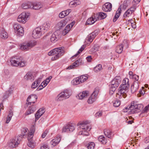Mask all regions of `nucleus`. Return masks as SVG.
Returning a JSON list of instances; mask_svg holds the SVG:
<instances>
[{"label": "nucleus", "mask_w": 149, "mask_h": 149, "mask_svg": "<svg viewBox=\"0 0 149 149\" xmlns=\"http://www.w3.org/2000/svg\"><path fill=\"white\" fill-rule=\"evenodd\" d=\"M29 109L31 111L32 110L33 112L36 111V109L35 106L33 105H31V107H29Z\"/></svg>", "instance_id": "nucleus-53"}, {"label": "nucleus", "mask_w": 149, "mask_h": 149, "mask_svg": "<svg viewBox=\"0 0 149 149\" xmlns=\"http://www.w3.org/2000/svg\"><path fill=\"white\" fill-rule=\"evenodd\" d=\"M33 113V111L32 110L31 111L30 110V109H29L26 111L25 114L26 115H28Z\"/></svg>", "instance_id": "nucleus-56"}, {"label": "nucleus", "mask_w": 149, "mask_h": 149, "mask_svg": "<svg viewBox=\"0 0 149 149\" xmlns=\"http://www.w3.org/2000/svg\"><path fill=\"white\" fill-rule=\"evenodd\" d=\"M0 37L4 39H6L8 37L7 33L5 31L4 29L3 28L0 29Z\"/></svg>", "instance_id": "nucleus-25"}, {"label": "nucleus", "mask_w": 149, "mask_h": 149, "mask_svg": "<svg viewBox=\"0 0 149 149\" xmlns=\"http://www.w3.org/2000/svg\"><path fill=\"white\" fill-rule=\"evenodd\" d=\"M24 79L27 80L32 81L34 80L33 75L30 72H28L26 74L24 77Z\"/></svg>", "instance_id": "nucleus-28"}, {"label": "nucleus", "mask_w": 149, "mask_h": 149, "mask_svg": "<svg viewBox=\"0 0 149 149\" xmlns=\"http://www.w3.org/2000/svg\"><path fill=\"white\" fill-rule=\"evenodd\" d=\"M42 35V29L40 27H37L33 31L32 37L35 39L39 38Z\"/></svg>", "instance_id": "nucleus-11"}, {"label": "nucleus", "mask_w": 149, "mask_h": 149, "mask_svg": "<svg viewBox=\"0 0 149 149\" xmlns=\"http://www.w3.org/2000/svg\"><path fill=\"white\" fill-rule=\"evenodd\" d=\"M41 116L40 114H39V113H38L37 112L35 115L36 120H38Z\"/></svg>", "instance_id": "nucleus-58"}, {"label": "nucleus", "mask_w": 149, "mask_h": 149, "mask_svg": "<svg viewBox=\"0 0 149 149\" xmlns=\"http://www.w3.org/2000/svg\"><path fill=\"white\" fill-rule=\"evenodd\" d=\"M68 20L66 19L61 20L58 23L57 25L59 29H61L65 26Z\"/></svg>", "instance_id": "nucleus-29"}, {"label": "nucleus", "mask_w": 149, "mask_h": 149, "mask_svg": "<svg viewBox=\"0 0 149 149\" xmlns=\"http://www.w3.org/2000/svg\"><path fill=\"white\" fill-rule=\"evenodd\" d=\"M89 92L88 91H83L82 93H80L77 96V97L79 99H82L88 96Z\"/></svg>", "instance_id": "nucleus-20"}, {"label": "nucleus", "mask_w": 149, "mask_h": 149, "mask_svg": "<svg viewBox=\"0 0 149 149\" xmlns=\"http://www.w3.org/2000/svg\"><path fill=\"white\" fill-rule=\"evenodd\" d=\"M29 15L28 13L23 12L18 16L17 20L19 22L25 23L27 20Z\"/></svg>", "instance_id": "nucleus-9"}, {"label": "nucleus", "mask_w": 149, "mask_h": 149, "mask_svg": "<svg viewBox=\"0 0 149 149\" xmlns=\"http://www.w3.org/2000/svg\"><path fill=\"white\" fill-rule=\"evenodd\" d=\"M32 6L31 8L35 10H39L42 7V5L41 3L38 2L33 4L32 3Z\"/></svg>", "instance_id": "nucleus-26"}, {"label": "nucleus", "mask_w": 149, "mask_h": 149, "mask_svg": "<svg viewBox=\"0 0 149 149\" xmlns=\"http://www.w3.org/2000/svg\"><path fill=\"white\" fill-rule=\"evenodd\" d=\"M65 13H64L63 11L61 12L59 15V16L60 18H63L66 15H65Z\"/></svg>", "instance_id": "nucleus-54"}, {"label": "nucleus", "mask_w": 149, "mask_h": 149, "mask_svg": "<svg viewBox=\"0 0 149 149\" xmlns=\"http://www.w3.org/2000/svg\"><path fill=\"white\" fill-rule=\"evenodd\" d=\"M38 113H39L41 116H42L43 114L45 112V111L44 109L43 108L40 109L37 111Z\"/></svg>", "instance_id": "nucleus-50"}, {"label": "nucleus", "mask_w": 149, "mask_h": 149, "mask_svg": "<svg viewBox=\"0 0 149 149\" xmlns=\"http://www.w3.org/2000/svg\"><path fill=\"white\" fill-rule=\"evenodd\" d=\"M120 8H119L118 9V13H117L118 11H116V14L115 15V16L114 17L113 21L114 22H115L117 19L119 17L120 14L121 13V10H120V9L119 10Z\"/></svg>", "instance_id": "nucleus-33"}, {"label": "nucleus", "mask_w": 149, "mask_h": 149, "mask_svg": "<svg viewBox=\"0 0 149 149\" xmlns=\"http://www.w3.org/2000/svg\"><path fill=\"white\" fill-rule=\"evenodd\" d=\"M27 136H28V139L29 141V140H32V138L33 136V134L29 133Z\"/></svg>", "instance_id": "nucleus-51"}, {"label": "nucleus", "mask_w": 149, "mask_h": 149, "mask_svg": "<svg viewBox=\"0 0 149 149\" xmlns=\"http://www.w3.org/2000/svg\"><path fill=\"white\" fill-rule=\"evenodd\" d=\"M63 11L64 12V13H65V15L67 16L69 15V13L71 12V10L69 9Z\"/></svg>", "instance_id": "nucleus-57"}, {"label": "nucleus", "mask_w": 149, "mask_h": 149, "mask_svg": "<svg viewBox=\"0 0 149 149\" xmlns=\"http://www.w3.org/2000/svg\"><path fill=\"white\" fill-rule=\"evenodd\" d=\"M37 97L36 95H32L29 97L27 100L28 102V104L31 105V104H33L37 101Z\"/></svg>", "instance_id": "nucleus-17"}, {"label": "nucleus", "mask_w": 149, "mask_h": 149, "mask_svg": "<svg viewBox=\"0 0 149 149\" xmlns=\"http://www.w3.org/2000/svg\"><path fill=\"white\" fill-rule=\"evenodd\" d=\"M14 31L16 33L17 35L19 36H23L24 34L23 28L19 24L15 23L13 25Z\"/></svg>", "instance_id": "nucleus-7"}, {"label": "nucleus", "mask_w": 149, "mask_h": 149, "mask_svg": "<svg viewBox=\"0 0 149 149\" xmlns=\"http://www.w3.org/2000/svg\"><path fill=\"white\" fill-rule=\"evenodd\" d=\"M28 143V146L31 148H34L36 146V143L33 140H29Z\"/></svg>", "instance_id": "nucleus-38"}, {"label": "nucleus", "mask_w": 149, "mask_h": 149, "mask_svg": "<svg viewBox=\"0 0 149 149\" xmlns=\"http://www.w3.org/2000/svg\"><path fill=\"white\" fill-rule=\"evenodd\" d=\"M86 130H84L79 132V134L83 135L85 136H88L89 135V133Z\"/></svg>", "instance_id": "nucleus-46"}, {"label": "nucleus", "mask_w": 149, "mask_h": 149, "mask_svg": "<svg viewBox=\"0 0 149 149\" xmlns=\"http://www.w3.org/2000/svg\"><path fill=\"white\" fill-rule=\"evenodd\" d=\"M38 86V85H36V83L35 81L32 84L31 88H32L35 89Z\"/></svg>", "instance_id": "nucleus-55"}, {"label": "nucleus", "mask_w": 149, "mask_h": 149, "mask_svg": "<svg viewBox=\"0 0 149 149\" xmlns=\"http://www.w3.org/2000/svg\"><path fill=\"white\" fill-rule=\"evenodd\" d=\"M104 133L105 135L108 138L111 139L112 137V133L109 130L105 129L104 131Z\"/></svg>", "instance_id": "nucleus-32"}, {"label": "nucleus", "mask_w": 149, "mask_h": 149, "mask_svg": "<svg viewBox=\"0 0 149 149\" xmlns=\"http://www.w3.org/2000/svg\"><path fill=\"white\" fill-rule=\"evenodd\" d=\"M102 69V66L101 64H99L97 65L94 68V71L97 72H99Z\"/></svg>", "instance_id": "nucleus-37"}, {"label": "nucleus", "mask_w": 149, "mask_h": 149, "mask_svg": "<svg viewBox=\"0 0 149 149\" xmlns=\"http://www.w3.org/2000/svg\"><path fill=\"white\" fill-rule=\"evenodd\" d=\"M69 5L70 6H77L75 1H71L69 3Z\"/></svg>", "instance_id": "nucleus-62"}, {"label": "nucleus", "mask_w": 149, "mask_h": 149, "mask_svg": "<svg viewBox=\"0 0 149 149\" xmlns=\"http://www.w3.org/2000/svg\"><path fill=\"white\" fill-rule=\"evenodd\" d=\"M121 79L120 77L116 76L111 81L110 84L109 85L110 87V92H114L116 88L120 83Z\"/></svg>", "instance_id": "nucleus-3"}, {"label": "nucleus", "mask_w": 149, "mask_h": 149, "mask_svg": "<svg viewBox=\"0 0 149 149\" xmlns=\"http://www.w3.org/2000/svg\"><path fill=\"white\" fill-rule=\"evenodd\" d=\"M97 20L95 18L90 17L88 19L86 23L88 24L91 25L93 24Z\"/></svg>", "instance_id": "nucleus-31"}, {"label": "nucleus", "mask_w": 149, "mask_h": 149, "mask_svg": "<svg viewBox=\"0 0 149 149\" xmlns=\"http://www.w3.org/2000/svg\"><path fill=\"white\" fill-rule=\"evenodd\" d=\"M95 146V143L93 142H91L87 145L88 149H94Z\"/></svg>", "instance_id": "nucleus-42"}, {"label": "nucleus", "mask_w": 149, "mask_h": 149, "mask_svg": "<svg viewBox=\"0 0 149 149\" xmlns=\"http://www.w3.org/2000/svg\"><path fill=\"white\" fill-rule=\"evenodd\" d=\"M86 47V46L85 45H83L82 46L81 48L79 49V51L77 52V54L74 55L73 56L74 57H76L78 54L80 53V52H82L84 49Z\"/></svg>", "instance_id": "nucleus-45"}, {"label": "nucleus", "mask_w": 149, "mask_h": 149, "mask_svg": "<svg viewBox=\"0 0 149 149\" xmlns=\"http://www.w3.org/2000/svg\"><path fill=\"white\" fill-rule=\"evenodd\" d=\"M36 44V42L30 41L23 43L19 46L21 50L27 51L34 47Z\"/></svg>", "instance_id": "nucleus-5"}, {"label": "nucleus", "mask_w": 149, "mask_h": 149, "mask_svg": "<svg viewBox=\"0 0 149 149\" xmlns=\"http://www.w3.org/2000/svg\"><path fill=\"white\" fill-rule=\"evenodd\" d=\"M102 112L101 111H99L97 112L95 114V117L98 118L102 116Z\"/></svg>", "instance_id": "nucleus-52"}, {"label": "nucleus", "mask_w": 149, "mask_h": 149, "mask_svg": "<svg viewBox=\"0 0 149 149\" xmlns=\"http://www.w3.org/2000/svg\"><path fill=\"white\" fill-rule=\"evenodd\" d=\"M107 15L106 13L100 12L99 13L97 18L98 20H101L102 19H104L106 18Z\"/></svg>", "instance_id": "nucleus-34"}, {"label": "nucleus", "mask_w": 149, "mask_h": 149, "mask_svg": "<svg viewBox=\"0 0 149 149\" xmlns=\"http://www.w3.org/2000/svg\"><path fill=\"white\" fill-rule=\"evenodd\" d=\"M22 7L24 9H27L30 8H31L32 3L31 2L24 3L22 4Z\"/></svg>", "instance_id": "nucleus-27"}, {"label": "nucleus", "mask_w": 149, "mask_h": 149, "mask_svg": "<svg viewBox=\"0 0 149 149\" xmlns=\"http://www.w3.org/2000/svg\"><path fill=\"white\" fill-rule=\"evenodd\" d=\"M56 55L52 57L53 60H56L63 55L65 53L64 48V47H61L56 48L53 49Z\"/></svg>", "instance_id": "nucleus-4"}, {"label": "nucleus", "mask_w": 149, "mask_h": 149, "mask_svg": "<svg viewBox=\"0 0 149 149\" xmlns=\"http://www.w3.org/2000/svg\"><path fill=\"white\" fill-rule=\"evenodd\" d=\"M97 35V31H95L88 36L86 38V40L89 42H91L95 38V36Z\"/></svg>", "instance_id": "nucleus-16"}, {"label": "nucleus", "mask_w": 149, "mask_h": 149, "mask_svg": "<svg viewBox=\"0 0 149 149\" xmlns=\"http://www.w3.org/2000/svg\"><path fill=\"white\" fill-rule=\"evenodd\" d=\"M80 128L84 130H86L89 131L91 130V128L88 125L87 121L84 122L80 124L79 126Z\"/></svg>", "instance_id": "nucleus-18"}, {"label": "nucleus", "mask_w": 149, "mask_h": 149, "mask_svg": "<svg viewBox=\"0 0 149 149\" xmlns=\"http://www.w3.org/2000/svg\"><path fill=\"white\" fill-rule=\"evenodd\" d=\"M98 140L103 144H106L107 141V140L103 135L100 136L98 138Z\"/></svg>", "instance_id": "nucleus-35"}, {"label": "nucleus", "mask_w": 149, "mask_h": 149, "mask_svg": "<svg viewBox=\"0 0 149 149\" xmlns=\"http://www.w3.org/2000/svg\"><path fill=\"white\" fill-rule=\"evenodd\" d=\"M61 137L59 136H57L54 139H52L50 142V144L53 147H54L57 145L61 140Z\"/></svg>", "instance_id": "nucleus-21"}, {"label": "nucleus", "mask_w": 149, "mask_h": 149, "mask_svg": "<svg viewBox=\"0 0 149 149\" xmlns=\"http://www.w3.org/2000/svg\"><path fill=\"white\" fill-rule=\"evenodd\" d=\"M124 45L123 44H121L120 45H118L116 47V52L117 53H118L120 54L121 53L123 50V47L124 46Z\"/></svg>", "instance_id": "nucleus-30"}, {"label": "nucleus", "mask_w": 149, "mask_h": 149, "mask_svg": "<svg viewBox=\"0 0 149 149\" xmlns=\"http://www.w3.org/2000/svg\"><path fill=\"white\" fill-rule=\"evenodd\" d=\"M28 129L27 128H23L22 130L21 134L18 135L19 138H21V139L23 138H26L28 134Z\"/></svg>", "instance_id": "nucleus-19"}, {"label": "nucleus", "mask_w": 149, "mask_h": 149, "mask_svg": "<svg viewBox=\"0 0 149 149\" xmlns=\"http://www.w3.org/2000/svg\"><path fill=\"white\" fill-rule=\"evenodd\" d=\"M127 6L128 5L127 4V1H125L123 2V4L122 5H121L119 8L120 9L121 8H123L124 9H125ZM120 9H119V10Z\"/></svg>", "instance_id": "nucleus-44"}, {"label": "nucleus", "mask_w": 149, "mask_h": 149, "mask_svg": "<svg viewBox=\"0 0 149 149\" xmlns=\"http://www.w3.org/2000/svg\"><path fill=\"white\" fill-rule=\"evenodd\" d=\"M75 129V125L72 123H69L63 127L62 132H73Z\"/></svg>", "instance_id": "nucleus-12"}, {"label": "nucleus", "mask_w": 149, "mask_h": 149, "mask_svg": "<svg viewBox=\"0 0 149 149\" xmlns=\"http://www.w3.org/2000/svg\"><path fill=\"white\" fill-rule=\"evenodd\" d=\"M71 95L69 90L66 89L59 93L57 97L56 100L57 101H61L68 98Z\"/></svg>", "instance_id": "nucleus-6"}, {"label": "nucleus", "mask_w": 149, "mask_h": 149, "mask_svg": "<svg viewBox=\"0 0 149 149\" xmlns=\"http://www.w3.org/2000/svg\"><path fill=\"white\" fill-rule=\"evenodd\" d=\"M129 87L128 84L121 85L119 88V91L116 94L117 97L119 99H121L122 97H126L127 96L126 93L127 92V90Z\"/></svg>", "instance_id": "nucleus-2"}, {"label": "nucleus", "mask_w": 149, "mask_h": 149, "mask_svg": "<svg viewBox=\"0 0 149 149\" xmlns=\"http://www.w3.org/2000/svg\"><path fill=\"white\" fill-rule=\"evenodd\" d=\"M112 4L109 3H105L103 6L102 9L103 10L106 12L110 11L112 9Z\"/></svg>", "instance_id": "nucleus-22"}, {"label": "nucleus", "mask_w": 149, "mask_h": 149, "mask_svg": "<svg viewBox=\"0 0 149 149\" xmlns=\"http://www.w3.org/2000/svg\"><path fill=\"white\" fill-rule=\"evenodd\" d=\"M132 77V79L136 80V81H137L139 79V76L135 74H134Z\"/></svg>", "instance_id": "nucleus-59"}, {"label": "nucleus", "mask_w": 149, "mask_h": 149, "mask_svg": "<svg viewBox=\"0 0 149 149\" xmlns=\"http://www.w3.org/2000/svg\"><path fill=\"white\" fill-rule=\"evenodd\" d=\"M71 29L70 26L68 25L63 31L62 33L63 35V36L66 35L69 32Z\"/></svg>", "instance_id": "nucleus-36"}, {"label": "nucleus", "mask_w": 149, "mask_h": 149, "mask_svg": "<svg viewBox=\"0 0 149 149\" xmlns=\"http://www.w3.org/2000/svg\"><path fill=\"white\" fill-rule=\"evenodd\" d=\"M80 79H79V77L74 79L73 80V84L74 85H76L80 84L81 82L80 81Z\"/></svg>", "instance_id": "nucleus-41"}, {"label": "nucleus", "mask_w": 149, "mask_h": 149, "mask_svg": "<svg viewBox=\"0 0 149 149\" xmlns=\"http://www.w3.org/2000/svg\"><path fill=\"white\" fill-rule=\"evenodd\" d=\"M21 141V139L19 138V137H15L10 140L9 143V146L12 148H14L17 147Z\"/></svg>", "instance_id": "nucleus-10"}, {"label": "nucleus", "mask_w": 149, "mask_h": 149, "mask_svg": "<svg viewBox=\"0 0 149 149\" xmlns=\"http://www.w3.org/2000/svg\"><path fill=\"white\" fill-rule=\"evenodd\" d=\"M129 79L128 78H125L124 79L123 81V84H122L123 85H125V84L128 85L129 87L130 85L129 83Z\"/></svg>", "instance_id": "nucleus-47"}, {"label": "nucleus", "mask_w": 149, "mask_h": 149, "mask_svg": "<svg viewBox=\"0 0 149 149\" xmlns=\"http://www.w3.org/2000/svg\"><path fill=\"white\" fill-rule=\"evenodd\" d=\"M139 85L138 82L136 81H134L133 84L131 87V91L132 93H134L138 89Z\"/></svg>", "instance_id": "nucleus-23"}, {"label": "nucleus", "mask_w": 149, "mask_h": 149, "mask_svg": "<svg viewBox=\"0 0 149 149\" xmlns=\"http://www.w3.org/2000/svg\"><path fill=\"white\" fill-rule=\"evenodd\" d=\"M79 79H80V81L81 83L87 80L88 78V77L84 75L79 77Z\"/></svg>", "instance_id": "nucleus-40"}, {"label": "nucleus", "mask_w": 149, "mask_h": 149, "mask_svg": "<svg viewBox=\"0 0 149 149\" xmlns=\"http://www.w3.org/2000/svg\"><path fill=\"white\" fill-rule=\"evenodd\" d=\"M13 115V111L11 110H10L9 111V114L8 116L12 118Z\"/></svg>", "instance_id": "nucleus-63"}, {"label": "nucleus", "mask_w": 149, "mask_h": 149, "mask_svg": "<svg viewBox=\"0 0 149 149\" xmlns=\"http://www.w3.org/2000/svg\"><path fill=\"white\" fill-rule=\"evenodd\" d=\"M148 110H149V108H148V107L146 106L143 109V111H142V112L146 113L147 112V111H148Z\"/></svg>", "instance_id": "nucleus-64"}, {"label": "nucleus", "mask_w": 149, "mask_h": 149, "mask_svg": "<svg viewBox=\"0 0 149 149\" xmlns=\"http://www.w3.org/2000/svg\"><path fill=\"white\" fill-rule=\"evenodd\" d=\"M36 127L35 125H33L30 130L29 132V133L33 134L35 131Z\"/></svg>", "instance_id": "nucleus-49"}, {"label": "nucleus", "mask_w": 149, "mask_h": 149, "mask_svg": "<svg viewBox=\"0 0 149 149\" xmlns=\"http://www.w3.org/2000/svg\"><path fill=\"white\" fill-rule=\"evenodd\" d=\"M58 39V36L56 32H54L51 35L50 37L51 41L53 42H56Z\"/></svg>", "instance_id": "nucleus-24"}, {"label": "nucleus", "mask_w": 149, "mask_h": 149, "mask_svg": "<svg viewBox=\"0 0 149 149\" xmlns=\"http://www.w3.org/2000/svg\"><path fill=\"white\" fill-rule=\"evenodd\" d=\"M42 79V77H40L38 78V80L37 81H35L36 83V85H39V84L40 83Z\"/></svg>", "instance_id": "nucleus-60"}, {"label": "nucleus", "mask_w": 149, "mask_h": 149, "mask_svg": "<svg viewBox=\"0 0 149 149\" xmlns=\"http://www.w3.org/2000/svg\"><path fill=\"white\" fill-rule=\"evenodd\" d=\"M98 93L97 91H95L93 92L91 96L88 100L87 102L89 104H92L96 100Z\"/></svg>", "instance_id": "nucleus-15"}, {"label": "nucleus", "mask_w": 149, "mask_h": 149, "mask_svg": "<svg viewBox=\"0 0 149 149\" xmlns=\"http://www.w3.org/2000/svg\"><path fill=\"white\" fill-rule=\"evenodd\" d=\"M41 149H49L48 146L46 144L43 145V146L41 147Z\"/></svg>", "instance_id": "nucleus-61"}, {"label": "nucleus", "mask_w": 149, "mask_h": 149, "mask_svg": "<svg viewBox=\"0 0 149 149\" xmlns=\"http://www.w3.org/2000/svg\"><path fill=\"white\" fill-rule=\"evenodd\" d=\"M11 94V91H6L3 96V100L7 99L9 96V95Z\"/></svg>", "instance_id": "nucleus-43"}, {"label": "nucleus", "mask_w": 149, "mask_h": 149, "mask_svg": "<svg viewBox=\"0 0 149 149\" xmlns=\"http://www.w3.org/2000/svg\"><path fill=\"white\" fill-rule=\"evenodd\" d=\"M10 61L11 65L13 66L23 67L25 65L26 62L17 58H12Z\"/></svg>", "instance_id": "nucleus-8"}, {"label": "nucleus", "mask_w": 149, "mask_h": 149, "mask_svg": "<svg viewBox=\"0 0 149 149\" xmlns=\"http://www.w3.org/2000/svg\"><path fill=\"white\" fill-rule=\"evenodd\" d=\"M120 102L118 100L115 101L113 103V106L116 107H117L120 106Z\"/></svg>", "instance_id": "nucleus-48"}, {"label": "nucleus", "mask_w": 149, "mask_h": 149, "mask_svg": "<svg viewBox=\"0 0 149 149\" xmlns=\"http://www.w3.org/2000/svg\"><path fill=\"white\" fill-rule=\"evenodd\" d=\"M143 106L142 104H140L136 101H134L131 103V106L127 109V111L132 113L140 112L143 108Z\"/></svg>", "instance_id": "nucleus-1"}, {"label": "nucleus", "mask_w": 149, "mask_h": 149, "mask_svg": "<svg viewBox=\"0 0 149 149\" xmlns=\"http://www.w3.org/2000/svg\"><path fill=\"white\" fill-rule=\"evenodd\" d=\"M83 63L82 60L81 58H79L72 65H71L67 68V69H71L78 67L79 65H81Z\"/></svg>", "instance_id": "nucleus-14"}, {"label": "nucleus", "mask_w": 149, "mask_h": 149, "mask_svg": "<svg viewBox=\"0 0 149 149\" xmlns=\"http://www.w3.org/2000/svg\"><path fill=\"white\" fill-rule=\"evenodd\" d=\"M47 85V84L44 81L39 86V87L36 90L38 91L42 90L43 88L45 87Z\"/></svg>", "instance_id": "nucleus-39"}, {"label": "nucleus", "mask_w": 149, "mask_h": 149, "mask_svg": "<svg viewBox=\"0 0 149 149\" xmlns=\"http://www.w3.org/2000/svg\"><path fill=\"white\" fill-rule=\"evenodd\" d=\"M136 5H134L132 6L123 15L124 17H129L136 10Z\"/></svg>", "instance_id": "nucleus-13"}]
</instances>
